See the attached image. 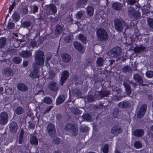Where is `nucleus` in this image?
I'll return each mask as SVG.
<instances>
[{
    "instance_id": "1",
    "label": "nucleus",
    "mask_w": 153,
    "mask_h": 153,
    "mask_svg": "<svg viewBox=\"0 0 153 153\" xmlns=\"http://www.w3.org/2000/svg\"><path fill=\"white\" fill-rule=\"evenodd\" d=\"M34 57L35 62L37 65L42 66L44 65L45 54L43 51L40 50L36 51Z\"/></svg>"
},
{
    "instance_id": "2",
    "label": "nucleus",
    "mask_w": 153,
    "mask_h": 153,
    "mask_svg": "<svg viewBox=\"0 0 153 153\" xmlns=\"http://www.w3.org/2000/svg\"><path fill=\"white\" fill-rule=\"evenodd\" d=\"M114 25L116 30L119 32H121L123 30H125L128 28V24L121 19H115Z\"/></svg>"
},
{
    "instance_id": "3",
    "label": "nucleus",
    "mask_w": 153,
    "mask_h": 153,
    "mask_svg": "<svg viewBox=\"0 0 153 153\" xmlns=\"http://www.w3.org/2000/svg\"><path fill=\"white\" fill-rule=\"evenodd\" d=\"M97 34L99 40L105 41L107 40L108 35L107 32L104 29L102 28L98 29Z\"/></svg>"
},
{
    "instance_id": "4",
    "label": "nucleus",
    "mask_w": 153,
    "mask_h": 153,
    "mask_svg": "<svg viewBox=\"0 0 153 153\" xmlns=\"http://www.w3.org/2000/svg\"><path fill=\"white\" fill-rule=\"evenodd\" d=\"M121 53V49L120 48L116 47L113 48L109 52V55L112 57L117 58L118 57Z\"/></svg>"
},
{
    "instance_id": "5",
    "label": "nucleus",
    "mask_w": 153,
    "mask_h": 153,
    "mask_svg": "<svg viewBox=\"0 0 153 153\" xmlns=\"http://www.w3.org/2000/svg\"><path fill=\"white\" fill-rule=\"evenodd\" d=\"M128 13L130 16H133L136 19L139 18L140 15L139 12L135 11L134 9L132 7H130L128 8Z\"/></svg>"
},
{
    "instance_id": "6",
    "label": "nucleus",
    "mask_w": 153,
    "mask_h": 153,
    "mask_svg": "<svg viewBox=\"0 0 153 153\" xmlns=\"http://www.w3.org/2000/svg\"><path fill=\"white\" fill-rule=\"evenodd\" d=\"M65 130L66 131H70L73 135H75L77 134L78 128L76 126H74L71 124H68L66 125Z\"/></svg>"
},
{
    "instance_id": "7",
    "label": "nucleus",
    "mask_w": 153,
    "mask_h": 153,
    "mask_svg": "<svg viewBox=\"0 0 153 153\" xmlns=\"http://www.w3.org/2000/svg\"><path fill=\"white\" fill-rule=\"evenodd\" d=\"M8 121V116L7 114L5 112H2L0 114V124L4 125Z\"/></svg>"
},
{
    "instance_id": "8",
    "label": "nucleus",
    "mask_w": 153,
    "mask_h": 153,
    "mask_svg": "<svg viewBox=\"0 0 153 153\" xmlns=\"http://www.w3.org/2000/svg\"><path fill=\"white\" fill-rule=\"evenodd\" d=\"M147 106L146 104L142 105L137 113V116L138 118H142L144 115L147 109Z\"/></svg>"
},
{
    "instance_id": "9",
    "label": "nucleus",
    "mask_w": 153,
    "mask_h": 153,
    "mask_svg": "<svg viewBox=\"0 0 153 153\" xmlns=\"http://www.w3.org/2000/svg\"><path fill=\"white\" fill-rule=\"evenodd\" d=\"M49 134L51 137H54L55 135V128L54 126L52 123L49 124L47 126Z\"/></svg>"
},
{
    "instance_id": "10",
    "label": "nucleus",
    "mask_w": 153,
    "mask_h": 153,
    "mask_svg": "<svg viewBox=\"0 0 153 153\" xmlns=\"http://www.w3.org/2000/svg\"><path fill=\"white\" fill-rule=\"evenodd\" d=\"M2 73L4 76L7 77L9 79L11 78V76L13 75L12 70L9 68L4 69L2 71Z\"/></svg>"
},
{
    "instance_id": "11",
    "label": "nucleus",
    "mask_w": 153,
    "mask_h": 153,
    "mask_svg": "<svg viewBox=\"0 0 153 153\" xmlns=\"http://www.w3.org/2000/svg\"><path fill=\"white\" fill-rule=\"evenodd\" d=\"M69 76V73L67 71H64L62 74L61 77L60 78V84L62 85L65 81L67 79Z\"/></svg>"
},
{
    "instance_id": "12",
    "label": "nucleus",
    "mask_w": 153,
    "mask_h": 153,
    "mask_svg": "<svg viewBox=\"0 0 153 153\" xmlns=\"http://www.w3.org/2000/svg\"><path fill=\"white\" fill-rule=\"evenodd\" d=\"M111 89L113 91L112 94L114 96H120L122 91L121 89L120 88L115 86H113L111 87Z\"/></svg>"
},
{
    "instance_id": "13",
    "label": "nucleus",
    "mask_w": 153,
    "mask_h": 153,
    "mask_svg": "<svg viewBox=\"0 0 153 153\" xmlns=\"http://www.w3.org/2000/svg\"><path fill=\"white\" fill-rule=\"evenodd\" d=\"M110 94V92L109 91H101L96 92V95H98L97 99L102 98L104 97H108Z\"/></svg>"
},
{
    "instance_id": "14",
    "label": "nucleus",
    "mask_w": 153,
    "mask_h": 153,
    "mask_svg": "<svg viewBox=\"0 0 153 153\" xmlns=\"http://www.w3.org/2000/svg\"><path fill=\"white\" fill-rule=\"evenodd\" d=\"M74 48L80 53H83L85 49L82 45L78 42H75L74 44Z\"/></svg>"
},
{
    "instance_id": "15",
    "label": "nucleus",
    "mask_w": 153,
    "mask_h": 153,
    "mask_svg": "<svg viewBox=\"0 0 153 153\" xmlns=\"http://www.w3.org/2000/svg\"><path fill=\"white\" fill-rule=\"evenodd\" d=\"M48 87L51 90L53 91H57L58 88V85L53 81L50 82L48 84Z\"/></svg>"
},
{
    "instance_id": "16",
    "label": "nucleus",
    "mask_w": 153,
    "mask_h": 153,
    "mask_svg": "<svg viewBox=\"0 0 153 153\" xmlns=\"http://www.w3.org/2000/svg\"><path fill=\"white\" fill-rule=\"evenodd\" d=\"M59 71V69L56 68L50 69L48 72L49 78L51 79H52L55 76L56 74Z\"/></svg>"
},
{
    "instance_id": "17",
    "label": "nucleus",
    "mask_w": 153,
    "mask_h": 153,
    "mask_svg": "<svg viewBox=\"0 0 153 153\" xmlns=\"http://www.w3.org/2000/svg\"><path fill=\"white\" fill-rule=\"evenodd\" d=\"M134 79L135 81L139 84L143 83V79L138 74H136L134 75Z\"/></svg>"
},
{
    "instance_id": "18",
    "label": "nucleus",
    "mask_w": 153,
    "mask_h": 153,
    "mask_svg": "<svg viewBox=\"0 0 153 153\" xmlns=\"http://www.w3.org/2000/svg\"><path fill=\"white\" fill-rule=\"evenodd\" d=\"M17 128L18 127L16 123L15 122H12L10 126V131L13 133H15L16 132Z\"/></svg>"
},
{
    "instance_id": "19",
    "label": "nucleus",
    "mask_w": 153,
    "mask_h": 153,
    "mask_svg": "<svg viewBox=\"0 0 153 153\" xmlns=\"http://www.w3.org/2000/svg\"><path fill=\"white\" fill-rule=\"evenodd\" d=\"M20 55L24 58H28L32 55V52L30 51H22Z\"/></svg>"
},
{
    "instance_id": "20",
    "label": "nucleus",
    "mask_w": 153,
    "mask_h": 153,
    "mask_svg": "<svg viewBox=\"0 0 153 153\" xmlns=\"http://www.w3.org/2000/svg\"><path fill=\"white\" fill-rule=\"evenodd\" d=\"M122 131V130L119 126H116L113 127L111 130V131L112 133L117 135V134L120 133Z\"/></svg>"
},
{
    "instance_id": "21",
    "label": "nucleus",
    "mask_w": 153,
    "mask_h": 153,
    "mask_svg": "<svg viewBox=\"0 0 153 153\" xmlns=\"http://www.w3.org/2000/svg\"><path fill=\"white\" fill-rule=\"evenodd\" d=\"M17 88L19 90L22 91H26L28 90L27 87L22 83L18 84L17 85Z\"/></svg>"
},
{
    "instance_id": "22",
    "label": "nucleus",
    "mask_w": 153,
    "mask_h": 153,
    "mask_svg": "<svg viewBox=\"0 0 153 153\" xmlns=\"http://www.w3.org/2000/svg\"><path fill=\"white\" fill-rule=\"evenodd\" d=\"M63 61L66 62H69L71 60V56L67 53H64L61 56Z\"/></svg>"
},
{
    "instance_id": "23",
    "label": "nucleus",
    "mask_w": 153,
    "mask_h": 153,
    "mask_svg": "<svg viewBox=\"0 0 153 153\" xmlns=\"http://www.w3.org/2000/svg\"><path fill=\"white\" fill-rule=\"evenodd\" d=\"M133 134L135 136L141 137L143 135L144 132L143 129H137L134 131Z\"/></svg>"
},
{
    "instance_id": "24",
    "label": "nucleus",
    "mask_w": 153,
    "mask_h": 153,
    "mask_svg": "<svg viewBox=\"0 0 153 153\" xmlns=\"http://www.w3.org/2000/svg\"><path fill=\"white\" fill-rule=\"evenodd\" d=\"M32 78H38L39 77V70L37 68L34 69L30 74Z\"/></svg>"
},
{
    "instance_id": "25",
    "label": "nucleus",
    "mask_w": 153,
    "mask_h": 153,
    "mask_svg": "<svg viewBox=\"0 0 153 153\" xmlns=\"http://www.w3.org/2000/svg\"><path fill=\"white\" fill-rule=\"evenodd\" d=\"M123 85L125 88L126 94L128 95H130L131 93V89L129 83L124 82Z\"/></svg>"
},
{
    "instance_id": "26",
    "label": "nucleus",
    "mask_w": 153,
    "mask_h": 153,
    "mask_svg": "<svg viewBox=\"0 0 153 153\" xmlns=\"http://www.w3.org/2000/svg\"><path fill=\"white\" fill-rule=\"evenodd\" d=\"M112 6L114 9L119 10L121 9L123 6L121 4L118 2H114L112 4Z\"/></svg>"
},
{
    "instance_id": "27",
    "label": "nucleus",
    "mask_w": 153,
    "mask_h": 153,
    "mask_svg": "<svg viewBox=\"0 0 153 153\" xmlns=\"http://www.w3.org/2000/svg\"><path fill=\"white\" fill-rule=\"evenodd\" d=\"M118 106L120 108H124L128 107L130 105L128 101H123L119 103Z\"/></svg>"
},
{
    "instance_id": "28",
    "label": "nucleus",
    "mask_w": 153,
    "mask_h": 153,
    "mask_svg": "<svg viewBox=\"0 0 153 153\" xmlns=\"http://www.w3.org/2000/svg\"><path fill=\"white\" fill-rule=\"evenodd\" d=\"M65 97L63 95H60L57 98L56 100V104L57 105L60 104L62 103L65 100Z\"/></svg>"
},
{
    "instance_id": "29",
    "label": "nucleus",
    "mask_w": 153,
    "mask_h": 153,
    "mask_svg": "<svg viewBox=\"0 0 153 153\" xmlns=\"http://www.w3.org/2000/svg\"><path fill=\"white\" fill-rule=\"evenodd\" d=\"M12 18L14 21L17 22L19 21L20 18V16L18 13L16 12L13 14Z\"/></svg>"
},
{
    "instance_id": "30",
    "label": "nucleus",
    "mask_w": 153,
    "mask_h": 153,
    "mask_svg": "<svg viewBox=\"0 0 153 153\" xmlns=\"http://www.w3.org/2000/svg\"><path fill=\"white\" fill-rule=\"evenodd\" d=\"M87 11L89 16L91 17L93 16L94 12V9L93 7L90 6L88 7Z\"/></svg>"
},
{
    "instance_id": "31",
    "label": "nucleus",
    "mask_w": 153,
    "mask_h": 153,
    "mask_svg": "<svg viewBox=\"0 0 153 153\" xmlns=\"http://www.w3.org/2000/svg\"><path fill=\"white\" fill-rule=\"evenodd\" d=\"M103 58L102 57H98L97 58L96 61L97 65L99 66H103Z\"/></svg>"
},
{
    "instance_id": "32",
    "label": "nucleus",
    "mask_w": 153,
    "mask_h": 153,
    "mask_svg": "<svg viewBox=\"0 0 153 153\" xmlns=\"http://www.w3.org/2000/svg\"><path fill=\"white\" fill-rule=\"evenodd\" d=\"M145 49V48L144 47L139 46L135 48L134 51L135 53H137L143 51Z\"/></svg>"
},
{
    "instance_id": "33",
    "label": "nucleus",
    "mask_w": 153,
    "mask_h": 153,
    "mask_svg": "<svg viewBox=\"0 0 153 153\" xmlns=\"http://www.w3.org/2000/svg\"><path fill=\"white\" fill-rule=\"evenodd\" d=\"M123 71L125 73H130L131 72V69L129 66H125L122 68Z\"/></svg>"
},
{
    "instance_id": "34",
    "label": "nucleus",
    "mask_w": 153,
    "mask_h": 153,
    "mask_svg": "<svg viewBox=\"0 0 153 153\" xmlns=\"http://www.w3.org/2000/svg\"><path fill=\"white\" fill-rule=\"evenodd\" d=\"M30 142L31 144L36 145L38 144V141L36 136H32L30 139Z\"/></svg>"
},
{
    "instance_id": "35",
    "label": "nucleus",
    "mask_w": 153,
    "mask_h": 153,
    "mask_svg": "<svg viewBox=\"0 0 153 153\" xmlns=\"http://www.w3.org/2000/svg\"><path fill=\"white\" fill-rule=\"evenodd\" d=\"M6 43V39L2 37L0 39V48H3L5 46Z\"/></svg>"
},
{
    "instance_id": "36",
    "label": "nucleus",
    "mask_w": 153,
    "mask_h": 153,
    "mask_svg": "<svg viewBox=\"0 0 153 153\" xmlns=\"http://www.w3.org/2000/svg\"><path fill=\"white\" fill-rule=\"evenodd\" d=\"M23 111L24 110L23 108L21 106L18 107L15 110L16 113L18 115L22 114L23 112Z\"/></svg>"
},
{
    "instance_id": "37",
    "label": "nucleus",
    "mask_w": 153,
    "mask_h": 153,
    "mask_svg": "<svg viewBox=\"0 0 153 153\" xmlns=\"http://www.w3.org/2000/svg\"><path fill=\"white\" fill-rule=\"evenodd\" d=\"M31 24V22L30 21L25 22L22 23V27L28 28L30 27Z\"/></svg>"
},
{
    "instance_id": "38",
    "label": "nucleus",
    "mask_w": 153,
    "mask_h": 153,
    "mask_svg": "<svg viewBox=\"0 0 153 153\" xmlns=\"http://www.w3.org/2000/svg\"><path fill=\"white\" fill-rule=\"evenodd\" d=\"M43 100L45 103L48 104H51L52 102V98L48 97H45Z\"/></svg>"
},
{
    "instance_id": "39",
    "label": "nucleus",
    "mask_w": 153,
    "mask_h": 153,
    "mask_svg": "<svg viewBox=\"0 0 153 153\" xmlns=\"http://www.w3.org/2000/svg\"><path fill=\"white\" fill-rule=\"evenodd\" d=\"M49 8L50 10L52 11L53 14H54L56 12V8L54 4H52L50 5L49 6Z\"/></svg>"
},
{
    "instance_id": "40",
    "label": "nucleus",
    "mask_w": 153,
    "mask_h": 153,
    "mask_svg": "<svg viewBox=\"0 0 153 153\" xmlns=\"http://www.w3.org/2000/svg\"><path fill=\"white\" fill-rule=\"evenodd\" d=\"M22 61V59L19 56L16 57L13 59V61L14 62L17 64L20 63Z\"/></svg>"
},
{
    "instance_id": "41",
    "label": "nucleus",
    "mask_w": 153,
    "mask_h": 153,
    "mask_svg": "<svg viewBox=\"0 0 153 153\" xmlns=\"http://www.w3.org/2000/svg\"><path fill=\"white\" fill-rule=\"evenodd\" d=\"M79 40L81 41L82 42L85 43H86V38L83 35L79 34Z\"/></svg>"
},
{
    "instance_id": "42",
    "label": "nucleus",
    "mask_w": 153,
    "mask_h": 153,
    "mask_svg": "<svg viewBox=\"0 0 153 153\" xmlns=\"http://www.w3.org/2000/svg\"><path fill=\"white\" fill-rule=\"evenodd\" d=\"M62 31L63 28L61 26L59 25L56 27L55 30V33L57 32V33H61Z\"/></svg>"
},
{
    "instance_id": "43",
    "label": "nucleus",
    "mask_w": 153,
    "mask_h": 153,
    "mask_svg": "<svg viewBox=\"0 0 153 153\" xmlns=\"http://www.w3.org/2000/svg\"><path fill=\"white\" fill-rule=\"evenodd\" d=\"M148 24L150 28H153V19L151 18L147 19Z\"/></svg>"
},
{
    "instance_id": "44",
    "label": "nucleus",
    "mask_w": 153,
    "mask_h": 153,
    "mask_svg": "<svg viewBox=\"0 0 153 153\" xmlns=\"http://www.w3.org/2000/svg\"><path fill=\"white\" fill-rule=\"evenodd\" d=\"M64 41L67 43L71 42L72 41V37L71 35H68L65 37L64 39Z\"/></svg>"
},
{
    "instance_id": "45",
    "label": "nucleus",
    "mask_w": 153,
    "mask_h": 153,
    "mask_svg": "<svg viewBox=\"0 0 153 153\" xmlns=\"http://www.w3.org/2000/svg\"><path fill=\"white\" fill-rule=\"evenodd\" d=\"M134 146L137 149H139L141 147L142 145L139 141H137L134 143Z\"/></svg>"
},
{
    "instance_id": "46",
    "label": "nucleus",
    "mask_w": 153,
    "mask_h": 153,
    "mask_svg": "<svg viewBox=\"0 0 153 153\" xmlns=\"http://www.w3.org/2000/svg\"><path fill=\"white\" fill-rule=\"evenodd\" d=\"M75 95L78 98H80L82 97V93L81 91L79 90L76 89Z\"/></svg>"
},
{
    "instance_id": "47",
    "label": "nucleus",
    "mask_w": 153,
    "mask_h": 153,
    "mask_svg": "<svg viewBox=\"0 0 153 153\" xmlns=\"http://www.w3.org/2000/svg\"><path fill=\"white\" fill-rule=\"evenodd\" d=\"M146 76L149 78L152 77L153 76V71H148L146 73Z\"/></svg>"
},
{
    "instance_id": "48",
    "label": "nucleus",
    "mask_w": 153,
    "mask_h": 153,
    "mask_svg": "<svg viewBox=\"0 0 153 153\" xmlns=\"http://www.w3.org/2000/svg\"><path fill=\"white\" fill-rule=\"evenodd\" d=\"M108 146L107 144H105L103 147L102 151L104 153H108Z\"/></svg>"
},
{
    "instance_id": "49",
    "label": "nucleus",
    "mask_w": 153,
    "mask_h": 153,
    "mask_svg": "<svg viewBox=\"0 0 153 153\" xmlns=\"http://www.w3.org/2000/svg\"><path fill=\"white\" fill-rule=\"evenodd\" d=\"M15 26V25L14 24L11 22H9L7 24V28L11 29L13 28Z\"/></svg>"
},
{
    "instance_id": "50",
    "label": "nucleus",
    "mask_w": 153,
    "mask_h": 153,
    "mask_svg": "<svg viewBox=\"0 0 153 153\" xmlns=\"http://www.w3.org/2000/svg\"><path fill=\"white\" fill-rule=\"evenodd\" d=\"M84 13L82 11L78 12L76 14V17L77 19H80Z\"/></svg>"
},
{
    "instance_id": "51",
    "label": "nucleus",
    "mask_w": 153,
    "mask_h": 153,
    "mask_svg": "<svg viewBox=\"0 0 153 153\" xmlns=\"http://www.w3.org/2000/svg\"><path fill=\"white\" fill-rule=\"evenodd\" d=\"M30 45L33 48L34 47H38L36 42L34 40H33L30 42Z\"/></svg>"
},
{
    "instance_id": "52",
    "label": "nucleus",
    "mask_w": 153,
    "mask_h": 153,
    "mask_svg": "<svg viewBox=\"0 0 153 153\" xmlns=\"http://www.w3.org/2000/svg\"><path fill=\"white\" fill-rule=\"evenodd\" d=\"M55 135L54 137H54L53 139V143L56 144H59L60 141V140L59 139L56 137H55Z\"/></svg>"
},
{
    "instance_id": "53",
    "label": "nucleus",
    "mask_w": 153,
    "mask_h": 153,
    "mask_svg": "<svg viewBox=\"0 0 153 153\" xmlns=\"http://www.w3.org/2000/svg\"><path fill=\"white\" fill-rule=\"evenodd\" d=\"M39 9V7L37 5H34L33 7V13H35L37 12Z\"/></svg>"
},
{
    "instance_id": "54",
    "label": "nucleus",
    "mask_w": 153,
    "mask_h": 153,
    "mask_svg": "<svg viewBox=\"0 0 153 153\" xmlns=\"http://www.w3.org/2000/svg\"><path fill=\"white\" fill-rule=\"evenodd\" d=\"M127 2L128 4L132 5L136 2L135 0H128Z\"/></svg>"
},
{
    "instance_id": "55",
    "label": "nucleus",
    "mask_w": 153,
    "mask_h": 153,
    "mask_svg": "<svg viewBox=\"0 0 153 153\" xmlns=\"http://www.w3.org/2000/svg\"><path fill=\"white\" fill-rule=\"evenodd\" d=\"M83 118L86 120H89L91 118V116L88 114H85Z\"/></svg>"
},
{
    "instance_id": "56",
    "label": "nucleus",
    "mask_w": 153,
    "mask_h": 153,
    "mask_svg": "<svg viewBox=\"0 0 153 153\" xmlns=\"http://www.w3.org/2000/svg\"><path fill=\"white\" fill-rule=\"evenodd\" d=\"M87 0H79V4H84L86 5V3L87 2Z\"/></svg>"
},
{
    "instance_id": "57",
    "label": "nucleus",
    "mask_w": 153,
    "mask_h": 153,
    "mask_svg": "<svg viewBox=\"0 0 153 153\" xmlns=\"http://www.w3.org/2000/svg\"><path fill=\"white\" fill-rule=\"evenodd\" d=\"M88 101L89 102H92L94 100V98L92 96H89L88 99Z\"/></svg>"
},
{
    "instance_id": "58",
    "label": "nucleus",
    "mask_w": 153,
    "mask_h": 153,
    "mask_svg": "<svg viewBox=\"0 0 153 153\" xmlns=\"http://www.w3.org/2000/svg\"><path fill=\"white\" fill-rule=\"evenodd\" d=\"M28 62L27 61H24L23 63V66L25 67H26L28 65Z\"/></svg>"
},
{
    "instance_id": "59",
    "label": "nucleus",
    "mask_w": 153,
    "mask_h": 153,
    "mask_svg": "<svg viewBox=\"0 0 153 153\" xmlns=\"http://www.w3.org/2000/svg\"><path fill=\"white\" fill-rule=\"evenodd\" d=\"M23 138L22 137H19V138L18 141V143L19 144H22V142L23 141Z\"/></svg>"
},
{
    "instance_id": "60",
    "label": "nucleus",
    "mask_w": 153,
    "mask_h": 153,
    "mask_svg": "<svg viewBox=\"0 0 153 153\" xmlns=\"http://www.w3.org/2000/svg\"><path fill=\"white\" fill-rule=\"evenodd\" d=\"M28 126L29 128L32 129H33L34 128V125L32 123H30Z\"/></svg>"
},
{
    "instance_id": "61",
    "label": "nucleus",
    "mask_w": 153,
    "mask_h": 153,
    "mask_svg": "<svg viewBox=\"0 0 153 153\" xmlns=\"http://www.w3.org/2000/svg\"><path fill=\"white\" fill-rule=\"evenodd\" d=\"M14 7V6L13 4L10 6L9 7V12H11L12 11Z\"/></svg>"
},
{
    "instance_id": "62",
    "label": "nucleus",
    "mask_w": 153,
    "mask_h": 153,
    "mask_svg": "<svg viewBox=\"0 0 153 153\" xmlns=\"http://www.w3.org/2000/svg\"><path fill=\"white\" fill-rule=\"evenodd\" d=\"M93 64V62L92 61L90 62V61H88V63H87V65L88 66H92Z\"/></svg>"
},
{
    "instance_id": "63",
    "label": "nucleus",
    "mask_w": 153,
    "mask_h": 153,
    "mask_svg": "<svg viewBox=\"0 0 153 153\" xmlns=\"http://www.w3.org/2000/svg\"><path fill=\"white\" fill-rule=\"evenodd\" d=\"M24 134V132L23 131H21L19 137H23V135Z\"/></svg>"
},
{
    "instance_id": "64",
    "label": "nucleus",
    "mask_w": 153,
    "mask_h": 153,
    "mask_svg": "<svg viewBox=\"0 0 153 153\" xmlns=\"http://www.w3.org/2000/svg\"><path fill=\"white\" fill-rule=\"evenodd\" d=\"M51 59V57H47L46 58V60L45 61V62H48V61L49 60Z\"/></svg>"
}]
</instances>
